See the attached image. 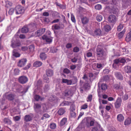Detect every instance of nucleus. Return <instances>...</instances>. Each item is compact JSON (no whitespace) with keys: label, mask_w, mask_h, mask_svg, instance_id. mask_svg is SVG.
Listing matches in <instances>:
<instances>
[{"label":"nucleus","mask_w":131,"mask_h":131,"mask_svg":"<svg viewBox=\"0 0 131 131\" xmlns=\"http://www.w3.org/2000/svg\"><path fill=\"white\" fill-rule=\"evenodd\" d=\"M66 111L64 108H60L58 110L57 113L59 115H62Z\"/></svg>","instance_id":"obj_20"},{"label":"nucleus","mask_w":131,"mask_h":131,"mask_svg":"<svg viewBox=\"0 0 131 131\" xmlns=\"http://www.w3.org/2000/svg\"><path fill=\"white\" fill-rule=\"evenodd\" d=\"M75 89V87L71 88L69 89L66 90L65 91V95L66 96H72L73 94Z\"/></svg>","instance_id":"obj_2"},{"label":"nucleus","mask_w":131,"mask_h":131,"mask_svg":"<svg viewBox=\"0 0 131 131\" xmlns=\"http://www.w3.org/2000/svg\"><path fill=\"white\" fill-rule=\"evenodd\" d=\"M58 50V49L55 47H52L50 48V51L53 53L56 52Z\"/></svg>","instance_id":"obj_43"},{"label":"nucleus","mask_w":131,"mask_h":131,"mask_svg":"<svg viewBox=\"0 0 131 131\" xmlns=\"http://www.w3.org/2000/svg\"><path fill=\"white\" fill-rule=\"evenodd\" d=\"M28 27L27 26H24L22 28L21 32L23 33H27L29 31Z\"/></svg>","instance_id":"obj_29"},{"label":"nucleus","mask_w":131,"mask_h":131,"mask_svg":"<svg viewBox=\"0 0 131 131\" xmlns=\"http://www.w3.org/2000/svg\"><path fill=\"white\" fill-rule=\"evenodd\" d=\"M95 74H89V76L90 80H92L93 79H95Z\"/></svg>","instance_id":"obj_47"},{"label":"nucleus","mask_w":131,"mask_h":131,"mask_svg":"<svg viewBox=\"0 0 131 131\" xmlns=\"http://www.w3.org/2000/svg\"><path fill=\"white\" fill-rule=\"evenodd\" d=\"M109 72V70L108 69H105L103 71V73L104 74H108Z\"/></svg>","instance_id":"obj_61"},{"label":"nucleus","mask_w":131,"mask_h":131,"mask_svg":"<svg viewBox=\"0 0 131 131\" xmlns=\"http://www.w3.org/2000/svg\"><path fill=\"white\" fill-rule=\"evenodd\" d=\"M42 64V62L39 61H35L33 64V66L34 67H38L40 66Z\"/></svg>","instance_id":"obj_23"},{"label":"nucleus","mask_w":131,"mask_h":131,"mask_svg":"<svg viewBox=\"0 0 131 131\" xmlns=\"http://www.w3.org/2000/svg\"><path fill=\"white\" fill-rule=\"evenodd\" d=\"M94 120L92 119L90 117H88L86 119V123L85 124L88 127L92 126L94 125Z\"/></svg>","instance_id":"obj_6"},{"label":"nucleus","mask_w":131,"mask_h":131,"mask_svg":"<svg viewBox=\"0 0 131 131\" xmlns=\"http://www.w3.org/2000/svg\"><path fill=\"white\" fill-rule=\"evenodd\" d=\"M128 95L126 94L122 97V99L124 100H126L128 99Z\"/></svg>","instance_id":"obj_56"},{"label":"nucleus","mask_w":131,"mask_h":131,"mask_svg":"<svg viewBox=\"0 0 131 131\" xmlns=\"http://www.w3.org/2000/svg\"><path fill=\"white\" fill-rule=\"evenodd\" d=\"M131 122V120L130 118H127L125 121L124 124L125 125H128L130 124Z\"/></svg>","instance_id":"obj_32"},{"label":"nucleus","mask_w":131,"mask_h":131,"mask_svg":"<svg viewBox=\"0 0 131 131\" xmlns=\"http://www.w3.org/2000/svg\"><path fill=\"white\" fill-rule=\"evenodd\" d=\"M21 45V43L19 40H17L14 41L13 40L11 41V44L10 46L13 48L20 47Z\"/></svg>","instance_id":"obj_5"},{"label":"nucleus","mask_w":131,"mask_h":131,"mask_svg":"<svg viewBox=\"0 0 131 131\" xmlns=\"http://www.w3.org/2000/svg\"><path fill=\"white\" fill-rule=\"evenodd\" d=\"M4 121L5 123L7 124H11L12 122L10 120L7 118H4Z\"/></svg>","instance_id":"obj_42"},{"label":"nucleus","mask_w":131,"mask_h":131,"mask_svg":"<svg viewBox=\"0 0 131 131\" xmlns=\"http://www.w3.org/2000/svg\"><path fill=\"white\" fill-rule=\"evenodd\" d=\"M63 72L64 73L66 74H69L70 73V71L67 68H65L63 70Z\"/></svg>","instance_id":"obj_57"},{"label":"nucleus","mask_w":131,"mask_h":131,"mask_svg":"<svg viewBox=\"0 0 131 131\" xmlns=\"http://www.w3.org/2000/svg\"><path fill=\"white\" fill-rule=\"evenodd\" d=\"M81 21L83 24H85L88 22L89 19L86 17H83L81 18Z\"/></svg>","instance_id":"obj_27"},{"label":"nucleus","mask_w":131,"mask_h":131,"mask_svg":"<svg viewBox=\"0 0 131 131\" xmlns=\"http://www.w3.org/2000/svg\"><path fill=\"white\" fill-rule=\"evenodd\" d=\"M125 40L127 42H128L131 40V31L128 33L125 38Z\"/></svg>","instance_id":"obj_24"},{"label":"nucleus","mask_w":131,"mask_h":131,"mask_svg":"<svg viewBox=\"0 0 131 131\" xmlns=\"http://www.w3.org/2000/svg\"><path fill=\"white\" fill-rule=\"evenodd\" d=\"M20 118V117L19 116H16L13 117V119L15 121H19Z\"/></svg>","instance_id":"obj_54"},{"label":"nucleus","mask_w":131,"mask_h":131,"mask_svg":"<svg viewBox=\"0 0 131 131\" xmlns=\"http://www.w3.org/2000/svg\"><path fill=\"white\" fill-rule=\"evenodd\" d=\"M28 50L30 52H32L34 51V46L33 45H32L28 47Z\"/></svg>","instance_id":"obj_34"},{"label":"nucleus","mask_w":131,"mask_h":131,"mask_svg":"<svg viewBox=\"0 0 131 131\" xmlns=\"http://www.w3.org/2000/svg\"><path fill=\"white\" fill-rule=\"evenodd\" d=\"M71 117L73 118H75L76 117V114L75 113L72 111H71L70 113Z\"/></svg>","instance_id":"obj_52"},{"label":"nucleus","mask_w":131,"mask_h":131,"mask_svg":"<svg viewBox=\"0 0 131 131\" xmlns=\"http://www.w3.org/2000/svg\"><path fill=\"white\" fill-rule=\"evenodd\" d=\"M125 32V30L124 29L123 31L119 33L118 34V37L119 39L121 38L123 36Z\"/></svg>","instance_id":"obj_35"},{"label":"nucleus","mask_w":131,"mask_h":131,"mask_svg":"<svg viewBox=\"0 0 131 131\" xmlns=\"http://www.w3.org/2000/svg\"><path fill=\"white\" fill-rule=\"evenodd\" d=\"M110 12L113 14H115L117 12V9L114 7L112 8L110 11Z\"/></svg>","instance_id":"obj_36"},{"label":"nucleus","mask_w":131,"mask_h":131,"mask_svg":"<svg viewBox=\"0 0 131 131\" xmlns=\"http://www.w3.org/2000/svg\"><path fill=\"white\" fill-rule=\"evenodd\" d=\"M99 54L98 55V53H96V56L98 58H99L100 60H103L106 58V54L105 52L104 51L102 52H101L99 53Z\"/></svg>","instance_id":"obj_12"},{"label":"nucleus","mask_w":131,"mask_h":131,"mask_svg":"<svg viewBox=\"0 0 131 131\" xmlns=\"http://www.w3.org/2000/svg\"><path fill=\"white\" fill-rule=\"evenodd\" d=\"M34 108L35 111L38 114L42 115L43 112L41 110V106L38 104L34 103Z\"/></svg>","instance_id":"obj_1"},{"label":"nucleus","mask_w":131,"mask_h":131,"mask_svg":"<svg viewBox=\"0 0 131 131\" xmlns=\"http://www.w3.org/2000/svg\"><path fill=\"white\" fill-rule=\"evenodd\" d=\"M13 56L16 57H19L20 56V54L16 52V50L14 49L13 51Z\"/></svg>","instance_id":"obj_30"},{"label":"nucleus","mask_w":131,"mask_h":131,"mask_svg":"<svg viewBox=\"0 0 131 131\" xmlns=\"http://www.w3.org/2000/svg\"><path fill=\"white\" fill-rule=\"evenodd\" d=\"M15 10L16 14L23 13L24 11L23 7L20 5L16 6L15 8Z\"/></svg>","instance_id":"obj_3"},{"label":"nucleus","mask_w":131,"mask_h":131,"mask_svg":"<svg viewBox=\"0 0 131 131\" xmlns=\"http://www.w3.org/2000/svg\"><path fill=\"white\" fill-rule=\"evenodd\" d=\"M33 116V114L31 113L26 115L24 117V121L26 122L31 121L32 120Z\"/></svg>","instance_id":"obj_8"},{"label":"nucleus","mask_w":131,"mask_h":131,"mask_svg":"<svg viewBox=\"0 0 131 131\" xmlns=\"http://www.w3.org/2000/svg\"><path fill=\"white\" fill-rule=\"evenodd\" d=\"M42 38L43 40H45L47 42H51L52 41L51 38L46 35H43L42 37Z\"/></svg>","instance_id":"obj_15"},{"label":"nucleus","mask_w":131,"mask_h":131,"mask_svg":"<svg viewBox=\"0 0 131 131\" xmlns=\"http://www.w3.org/2000/svg\"><path fill=\"white\" fill-rule=\"evenodd\" d=\"M113 87L116 90L121 91L123 89V87L119 84H114Z\"/></svg>","instance_id":"obj_13"},{"label":"nucleus","mask_w":131,"mask_h":131,"mask_svg":"<svg viewBox=\"0 0 131 131\" xmlns=\"http://www.w3.org/2000/svg\"><path fill=\"white\" fill-rule=\"evenodd\" d=\"M21 49L23 51H26L28 50V48L27 47L24 46L21 47Z\"/></svg>","instance_id":"obj_62"},{"label":"nucleus","mask_w":131,"mask_h":131,"mask_svg":"<svg viewBox=\"0 0 131 131\" xmlns=\"http://www.w3.org/2000/svg\"><path fill=\"white\" fill-rule=\"evenodd\" d=\"M64 27V26L63 24L62 25L61 27L57 24H55L52 26V29L53 30H58L60 28L63 29Z\"/></svg>","instance_id":"obj_16"},{"label":"nucleus","mask_w":131,"mask_h":131,"mask_svg":"<svg viewBox=\"0 0 131 131\" xmlns=\"http://www.w3.org/2000/svg\"><path fill=\"white\" fill-rule=\"evenodd\" d=\"M121 60H120V63H124L126 62V61L125 59L124 58H119Z\"/></svg>","instance_id":"obj_63"},{"label":"nucleus","mask_w":131,"mask_h":131,"mask_svg":"<svg viewBox=\"0 0 131 131\" xmlns=\"http://www.w3.org/2000/svg\"><path fill=\"white\" fill-rule=\"evenodd\" d=\"M102 16L100 15H98L96 17V20L99 22L101 21L102 19Z\"/></svg>","instance_id":"obj_41"},{"label":"nucleus","mask_w":131,"mask_h":131,"mask_svg":"<svg viewBox=\"0 0 131 131\" xmlns=\"http://www.w3.org/2000/svg\"><path fill=\"white\" fill-rule=\"evenodd\" d=\"M102 31L99 29H96L94 31H90V34L93 36H100L101 35Z\"/></svg>","instance_id":"obj_4"},{"label":"nucleus","mask_w":131,"mask_h":131,"mask_svg":"<svg viewBox=\"0 0 131 131\" xmlns=\"http://www.w3.org/2000/svg\"><path fill=\"white\" fill-rule=\"evenodd\" d=\"M109 131H116L115 128L113 127H110L109 128Z\"/></svg>","instance_id":"obj_64"},{"label":"nucleus","mask_w":131,"mask_h":131,"mask_svg":"<svg viewBox=\"0 0 131 131\" xmlns=\"http://www.w3.org/2000/svg\"><path fill=\"white\" fill-rule=\"evenodd\" d=\"M15 97L14 95L13 94H9L7 95L6 96V98L9 100H13Z\"/></svg>","instance_id":"obj_18"},{"label":"nucleus","mask_w":131,"mask_h":131,"mask_svg":"<svg viewBox=\"0 0 131 131\" xmlns=\"http://www.w3.org/2000/svg\"><path fill=\"white\" fill-rule=\"evenodd\" d=\"M92 95H89L87 97V101L90 102L91 101L92 99Z\"/></svg>","instance_id":"obj_53"},{"label":"nucleus","mask_w":131,"mask_h":131,"mask_svg":"<svg viewBox=\"0 0 131 131\" xmlns=\"http://www.w3.org/2000/svg\"><path fill=\"white\" fill-rule=\"evenodd\" d=\"M123 26L122 25H120L117 27V30L120 31L123 28Z\"/></svg>","instance_id":"obj_55"},{"label":"nucleus","mask_w":131,"mask_h":131,"mask_svg":"<svg viewBox=\"0 0 131 131\" xmlns=\"http://www.w3.org/2000/svg\"><path fill=\"white\" fill-rule=\"evenodd\" d=\"M88 107V105L87 104H85L82 105L81 107V109H85L87 108Z\"/></svg>","instance_id":"obj_50"},{"label":"nucleus","mask_w":131,"mask_h":131,"mask_svg":"<svg viewBox=\"0 0 131 131\" xmlns=\"http://www.w3.org/2000/svg\"><path fill=\"white\" fill-rule=\"evenodd\" d=\"M79 50V49L78 47H74L73 50V51L74 52H78Z\"/></svg>","instance_id":"obj_59"},{"label":"nucleus","mask_w":131,"mask_h":131,"mask_svg":"<svg viewBox=\"0 0 131 131\" xmlns=\"http://www.w3.org/2000/svg\"><path fill=\"white\" fill-rule=\"evenodd\" d=\"M104 52L102 49L99 46H97L96 49V53H99L98 55L99 54V53L101 52Z\"/></svg>","instance_id":"obj_33"},{"label":"nucleus","mask_w":131,"mask_h":131,"mask_svg":"<svg viewBox=\"0 0 131 131\" xmlns=\"http://www.w3.org/2000/svg\"><path fill=\"white\" fill-rule=\"evenodd\" d=\"M104 30L106 32H108L111 29L110 26L108 25H106L103 27Z\"/></svg>","instance_id":"obj_25"},{"label":"nucleus","mask_w":131,"mask_h":131,"mask_svg":"<svg viewBox=\"0 0 131 131\" xmlns=\"http://www.w3.org/2000/svg\"><path fill=\"white\" fill-rule=\"evenodd\" d=\"M45 28H42L41 29L38 30L35 33H36L37 36H41L43 34L45 31Z\"/></svg>","instance_id":"obj_17"},{"label":"nucleus","mask_w":131,"mask_h":131,"mask_svg":"<svg viewBox=\"0 0 131 131\" xmlns=\"http://www.w3.org/2000/svg\"><path fill=\"white\" fill-rule=\"evenodd\" d=\"M14 9L13 8H10L9 11V13L10 15H12L14 13Z\"/></svg>","instance_id":"obj_60"},{"label":"nucleus","mask_w":131,"mask_h":131,"mask_svg":"<svg viewBox=\"0 0 131 131\" xmlns=\"http://www.w3.org/2000/svg\"><path fill=\"white\" fill-rule=\"evenodd\" d=\"M101 88L102 90H105L107 89V85L105 84H102L101 85Z\"/></svg>","instance_id":"obj_44"},{"label":"nucleus","mask_w":131,"mask_h":131,"mask_svg":"<svg viewBox=\"0 0 131 131\" xmlns=\"http://www.w3.org/2000/svg\"><path fill=\"white\" fill-rule=\"evenodd\" d=\"M95 8L97 10H100L101 9L102 6L100 4H97L95 6Z\"/></svg>","instance_id":"obj_48"},{"label":"nucleus","mask_w":131,"mask_h":131,"mask_svg":"<svg viewBox=\"0 0 131 131\" xmlns=\"http://www.w3.org/2000/svg\"><path fill=\"white\" fill-rule=\"evenodd\" d=\"M70 102H69L68 101H64L60 105L62 106L68 105L70 104Z\"/></svg>","instance_id":"obj_39"},{"label":"nucleus","mask_w":131,"mask_h":131,"mask_svg":"<svg viewBox=\"0 0 131 131\" xmlns=\"http://www.w3.org/2000/svg\"><path fill=\"white\" fill-rule=\"evenodd\" d=\"M108 20L110 23H114L116 20V18L115 15H111L108 17Z\"/></svg>","instance_id":"obj_9"},{"label":"nucleus","mask_w":131,"mask_h":131,"mask_svg":"<svg viewBox=\"0 0 131 131\" xmlns=\"http://www.w3.org/2000/svg\"><path fill=\"white\" fill-rule=\"evenodd\" d=\"M6 5L5 6L6 7L8 8L12 5V3L9 2L8 1H6Z\"/></svg>","instance_id":"obj_40"},{"label":"nucleus","mask_w":131,"mask_h":131,"mask_svg":"<svg viewBox=\"0 0 131 131\" xmlns=\"http://www.w3.org/2000/svg\"><path fill=\"white\" fill-rule=\"evenodd\" d=\"M48 76L47 74H44L43 77L44 82L47 83H49V82Z\"/></svg>","instance_id":"obj_28"},{"label":"nucleus","mask_w":131,"mask_h":131,"mask_svg":"<svg viewBox=\"0 0 131 131\" xmlns=\"http://www.w3.org/2000/svg\"><path fill=\"white\" fill-rule=\"evenodd\" d=\"M62 83H66L68 85H71L72 82L71 80L67 79H63L62 80Z\"/></svg>","instance_id":"obj_21"},{"label":"nucleus","mask_w":131,"mask_h":131,"mask_svg":"<svg viewBox=\"0 0 131 131\" xmlns=\"http://www.w3.org/2000/svg\"><path fill=\"white\" fill-rule=\"evenodd\" d=\"M117 121L120 122L123 121L124 119V117L121 114H118L117 116Z\"/></svg>","instance_id":"obj_19"},{"label":"nucleus","mask_w":131,"mask_h":131,"mask_svg":"<svg viewBox=\"0 0 131 131\" xmlns=\"http://www.w3.org/2000/svg\"><path fill=\"white\" fill-rule=\"evenodd\" d=\"M125 72L126 73H131V67L129 66H127L124 68Z\"/></svg>","instance_id":"obj_22"},{"label":"nucleus","mask_w":131,"mask_h":131,"mask_svg":"<svg viewBox=\"0 0 131 131\" xmlns=\"http://www.w3.org/2000/svg\"><path fill=\"white\" fill-rule=\"evenodd\" d=\"M47 57L45 53H40V58L42 60H45L46 58Z\"/></svg>","instance_id":"obj_31"},{"label":"nucleus","mask_w":131,"mask_h":131,"mask_svg":"<svg viewBox=\"0 0 131 131\" xmlns=\"http://www.w3.org/2000/svg\"><path fill=\"white\" fill-rule=\"evenodd\" d=\"M72 47V45L71 43H67L66 45V47L68 49H69L71 48Z\"/></svg>","instance_id":"obj_51"},{"label":"nucleus","mask_w":131,"mask_h":131,"mask_svg":"<svg viewBox=\"0 0 131 131\" xmlns=\"http://www.w3.org/2000/svg\"><path fill=\"white\" fill-rule=\"evenodd\" d=\"M49 89V85L48 84H47L45 85V87L44 88V89L45 91H46L48 90Z\"/></svg>","instance_id":"obj_58"},{"label":"nucleus","mask_w":131,"mask_h":131,"mask_svg":"<svg viewBox=\"0 0 131 131\" xmlns=\"http://www.w3.org/2000/svg\"><path fill=\"white\" fill-rule=\"evenodd\" d=\"M67 119L66 118L64 117L63 118L60 123V125L61 126H63L64 125L67 123Z\"/></svg>","instance_id":"obj_26"},{"label":"nucleus","mask_w":131,"mask_h":131,"mask_svg":"<svg viewBox=\"0 0 131 131\" xmlns=\"http://www.w3.org/2000/svg\"><path fill=\"white\" fill-rule=\"evenodd\" d=\"M122 102V99L120 98H118L117 99L116 102L115 103V106L116 108H119Z\"/></svg>","instance_id":"obj_14"},{"label":"nucleus","mask_w":131,"mask_h":131,"mask_svg":"<svg viewBox=\"0 0 131 131\" xmlns=\"http://www.w3.org/2000/svg\"><path fill=\"white\" fill-rule=\"evenodd\" d=\"M85 120H83L81 123L79 125V127L80 128H82L84 127L85 123H84Z\"/></svg>","instance_id":"obj_37"},{"label":"nucleus","mask_w":131,"mask_h":131,"mask_svg":"<svg viewBox=\"0 0 131 131\" xmlns=\"http://www.w3.org/2000/svg\"><path fill=\"white\" fill-rule=\"evenodd\" d=\"M27 60L26 58H22L20 60L18 63V66L20 67L24 66L26 64Z\"/></svg>","instance_id":"obj_7"},{"label":"nucleus","mask_w":131,"mask_h":131,"mask_svg":"<svg viewBox=\"0 0 131 131\" xmlns=\"http://www.w3.org/2000/svg\"><path fill=\"white\" fill-rule=\"evenodd\" d=\"M57 5L59 7L61 8L62 9H65L66 7L63 5L61 4L58 3H56Z\"/></svg>","instance_id":"obj_45"},{"label":"nucleus","mask_w":131,"mask_h":131,"mask_svg":"<svg viewBox=\"0 0 131 131\" xmlns=\"http://www.w3.org/2000/svg\"><path fill=\"white\" fill-rule=\"evenodd\" d=\"M120 59H117L114 60V63L113 65V67L115 69H117L118 67L119 64H120Z\"/></svg>","instance_id":"obj_10"},{"label":"nucleus","mask_w":131,"mask_h":131,"mask_svg":"<svg viewBox=\"0 0 131 131\" xmlns=\"http://www.w3.org/2000/svg\"><path fill=\"white\" fill-rule=\"evenodd\" d=\"M28 81V78L25 76H21L19 78V81L21 84L25 83Z\"/></svg>","instance_id":"obj_11"},{"label":"nucleus","mask_w":131,"mask_h":131,"mask_svg":"<svg viewBox=\"0 0 131 131\" xmlns=\"http://www.w3.org/2000/svg\"><path fill=\"white\" fill-rule=\"evenodd\" d=\"M56 127V124L54 123H51L50 125V128L52 129H55Z\"/></svg>","instance_id":"obj_38"},{"label":"nucleus","mask_w":131,"mask_h":131,"mask_svg":"<svg viewBox=\"0 0 131 131\" xmlns=\"http://www.w3.org/2000/svg\"><path fill=\"white\" fill-rule=\"evenodd\" d=\"M115 76L117 79L122 80L123 79V77L121 74H115Z\"/></svg>","instance_id":"obj_46"},{"label":"nucleus","mask_w":131,"mask_h":131,"mask_svg":"<svg viewBox=\"0 0 131 131\" xmlns=\"http://www.w3.org/2000/svg\"><path fill=\"white\" fill-rule=\"evenodd\" d=\"M46 72L47 74H53V71L49 69L47 70Z\"/></svg>","instance_id":"obj_49"}]
</instances>
